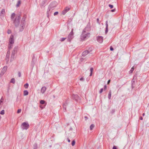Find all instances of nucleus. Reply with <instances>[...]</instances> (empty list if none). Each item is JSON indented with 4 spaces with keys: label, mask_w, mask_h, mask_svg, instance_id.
I'll return each instance as SVG.
<instances>
[{
    "label": "nucleus",
    "mask_w": 149,
    "mask_h": 149,
    "mask_svg": "<svg viewBox=\"0 0 149 149\" xmlns=\"http://www.w3.org/2000/svg\"><path fill=\"white\" fill-rule=\"evenodd\" d=\"M90 36L89 33H86L85 31H83L81 35V39L82 40H84L89 38Z\"/></svg>",
    "instance_id": "f257e3e1"
},
{
    "label": "nucleus",
    "mask_w": 149,
    "mask_h": 149,
    "mask_svg": "<svg viewBox=\"0 0 149 149\" xmlns=\"http://www.w3.org/2000/svg\"><path fill=\"white\" fill-rule=\"evenodd\" d=\"M13 38V36L12 35H11L9 40V47L10 48L11 47V45L14 43V42Z\"/></svg>",
    "instance_id": "f03ea898"
},
{
    "label": "nucleus",
    "mask_w": 149,
    "mask_h": 149,
    "mask_svg": "<svg viewBox=\"0 0 149 149\" xmlns=\"http://www.w3.org/2000/svg\"><path fill=\"white\" fill-rule=\"evenodd\" d=\"M22 126L23 127L24 129L26 130L29 128V125L27 123L24 122L22 124Z\"/></svg>",
    "instance_id": "7ed1b4c3"
},
{
    "label": "nucleus",
    "mask_w": 149,
    "mask_h": 149,
    "mask_svg": "<svg viewBox=\"0 0 149 149\" xmlns=\"http://www.w3.org/2000/svg\"><path fill=\"white\" fill-rule=\"evenodd\" d=\"M70 9V8L68 7H66L62 12V14L65 15Z\"/></svg>",
    "instance_id": "20e7f679"
},
{
    "label": "nucleus",
    "mask_w": 149,
    "mask_h": 149,
    "mask_svg": "<svg viewBox=\"0 0 149 149\" xmlns=\"http://www.w3.org/2000/svg\"><path fill=\"white\" fill-rule=\"evenodd\" d=\"M7 69V66H5L2 68L1 73L2 74H3L6 71Z\"/></svg>",
    "instance_id": "39448f33"
},
{
    "label": "nucleus",
    "mask_w": 149,
    "mask_h": 149,
    "mask_svg": "<svg viewBox=\"0 0 149 149\" xmlns=\"http://www.w3.org/2000/svg\"><path fill=\"white\" fill-rule=\"evenodd\" d=\"M97 41L101 43L102 42V37L101 36H97Z\"/></svg>",
    "instance_id": "423d86ee"
},
{
    "label": "nucleus",
    "mask_w": 149,
    "mask_h": 149,
    "mask_svg": "<svg viewBox=\"0 0 149 149\" xmlns=\"http://www.w3.org/2000/svg\"><path fill=\"white\" fill-rule=\"evenodd\" d=\"M106 28L105 30V34H107L108 32V21H107L106 22Z\"/></svg>",
    "instance_id": "0eeeda50"
},
{
    "label": "nucleus",
    "mask_w": 149,
    "mask_h": 149,
    "mask_svg": "<svg viewBox=\"0 0 149 149\" xmlns=\"http://www.w3.org/2000/svg\"><path fill=\"white\" fill-rule=\"evenodd\" d=\"M46 88L45 87H42L41 88V93H44L45 92V91L46 90Z\"/></svg>",
    "instance_id": "6e6552de"
},
{
    "label": "nucleus",
    "mask_w": 149,
    "mask_h": 149,
    "mask_svg": "<svg viewBox=\"0 0 149 149\" xmlns=\"http://www.w3.org/2000/svg\"><path fill=\"white\" fill-rule=\"evenodd\" d=\"M88 53V51H85L84 52L82 53V54L83 56H85L86 55H87Z\"/></svg>",
    "instance_id": "1a4fd4ad"
},
{
    "label": "nucleus",
    "mask_w": 149,
    "mask_h": 149,
    "mask_svg": "<svg viewBox=\"0 0 149 149\" xmlns=\"http://www.w3.org/2000/svg\"><path fill=\"white\" fill-rule=\"evenodd\" d=\"M5 10L4 9H2L1 12V15H4L5 14Z\"/></svg>",
    "instance_id": "9d476101"
},
{
    "label": "nucleus",
    "mask_w": 149,
    "mask_h": 149,
    "mask_svg": "<svg viewBox=\"0 0 149 149\" xmlns=\"http://www.w3.org/2000/svg\"><path fill=\"white\" fill-rule=\"evenodd\" d=\"M29 92L26 90H25L24 91V96L27 95H28Z\"/></svg>",
    "instance_id": "9b49d317"
},
{
    "label": "nucleus",
    "mask_w": 149,
    "mask_h": 149,
    "mask_svg": "<svg viewBox=\"0 0 149 149\" xmlns=\"http://www.w3.org/2000/svg\"><path fill=\"white\" fill-rule=\"evenodd\" d=\"M111 97V91H110L108 94V98L109 99H110Z\"/></svg>",
    "instance_id": "f8f14e48"
},
{
    "label": "nucleus",
    "mask_w": 149,
    "mask_h": 149,
    "mask_svg": "<svg viewBox=\"0 0 149 149\" xmlns=\"http://www.w3.org/2000/svg\"><path fill=\"white\" fill-rule=\"evenodd\" d=\"M93 68H91L90 69V72H91V73H90V76H91L92 75V72H93Z\"/></svg>",
    "instance_id": "ddd939ff"
},
{
    "label": "nucleus",
    "mask_w": 149,
    "mask_h": 149,
    "mask_svg": "<svg viewBox=\"0 0 149 149\" xmlns=\"http://www.w3.org/2000/svg\"><path fill=\"white\" fill-rule=\"evenodd\" d=\"M134 70V67L133 66L132 67L131 70L129 71L130 73H132L133 72V71Z\"/></svg>",
    "instance_id": "4468645a"
},
{
    "label": "nucleus",
    "mask_w": 149,
    "mask_h": 149,
    "mask_svg": "<svg viewBox=\"0 0 149 149\" xmlns=\"http://www.w3.org/2000/svg\"><path fill=\"white\" fill-rule=\"evenodd\" d=\"M29 84H28L26 83L24 85V87L26 88H28Z\"/></svg>",
    "instance_id": "2eb2a0df"
},
{
    "label": "nucleus",
    "mask_w": 149,
    "mask_h": 149,
    "mask_svg": "<svg viewBox=\"0 0 149 149\" xmlns=\"http://www.w3.org/2000/svg\"><path fill=\"white\" fill-rule=\"evenodd\" d=\"M15 14L14 13H13L11 15V18L12 19H13L15 17Z\"/></svg>",
    "instance_id": "dca6fc26"
},
{
    "label": "nucleus",
    "mask_w": 149,
    "mask_h": 149,
    "mask_svg": "<svg viewBox=\"0 0 149 149\" xmlns=\"http://www.w3.org/2000/svg\"><path fill=\"white\" fill-rule=\"evenodd\" d=\"M94 127V125H91L90 126V129L91 130H92L93 128Z\"/></svg>",
    "instance_id": "f3484780"
},
{
    "label": "nucleus",
    "mask_w": 149,
    "mask_h": 149,
    "mask_svg": "<svg viewBox=\"0 0 149 149\" xmlns=\"http://www.w3.org/2000/svg\"><path fill=\"white\" fill-rule=\"evenodd\" d=\"M15 80L13 78L11 79V82L13 83V84L15 83Z\"/></svg>",
    "instance_id": "a211bd4d"
},
{
    "label": "nucleus",
    "mask_w": 149,
    "mask_h": 149,
    "mask_svg": "<svg viewBox=\"0 0 149 149\" xmlns=\"http://www.w3.org/2000/svg\"><path fill=\"white\" fill-rule=\"evenodd\" d=\"M45 102L43 100H41L40 101V103L41 104H45Z\"/></svg>",
    "instance_id": "6ab92c4d"
},
{
    "label": "nucleus",
    "mask_w": 149,
    "mask_h": 149,
    "mask_svg": "<svg viewBox=\"0 0 149 149\" xmlns=\"http://www.w3.org/2000/svg\"><path fill=\"white\" fill-rule=\"evenodd\" d=\"M75 141L74 140H73L72 142V146H74L75 144Z\"/></svg>",
    "instance_id": "aec40b11"
},
{
    "label": "nucleus",
    "mask_w": 149,
    "mask_h": 149,
    "mask_svg": "<svg viewBox=\"0 0 149 149\" xmlns=\"http://www.w3.org/2000/svg\"><path fill=\"white\" fill-rule=\"evenodd\" d=\"M4 110H3L1 111L0 113L1 115H3L4 114Z\"/></svg>",
    "instance_id": "412c9836"
},
{
    "label": "nucleus",
    "mask_w": 149,
    "mask_h": 149,
    "mask_svg": "<svg viewBox=\"0 0 149 149\" xmlns=\"http://www.w3.org/2000/svg\"><path fill=\"white\" fill-rule=\"evenodd\" d=\"M20 3H21L20 1H18L17 4V7H18L19 6V5L20 4Z\"/></svg>",
    "instance_id": "4be33fe9"
},
{
    "label": "nucleus",
    "mask_w": 149,
    "mask_h": 149,
    "mask_svg": "<svg viewBox=\"0 0 149 149\" xmlns=\"http://www.w3.org/2000/svg\"><path fill=\"white\" fill-rule=\"evenodd\" d=\"M21 111V109H19L18 110L17 113H20Z\"/></svg>",
    "instance_id": "5701e85b"
},
{
    "label": "nucleus",
    "mask_w": 149,
    "mask_h": 149,
    "mask_svg": "<svg viewBox=\"0 0 149 149\" xmlns=\"http://www.w3.org/2000/svg\"><path fill=\"white\" fill-rule=\"evenodd\" d=\"M109 7H110V8L111 9L112 8H113V5H111V4H109Z\"/></svg>",
    "instance_id": "b1692460"
},
{
    "label": "nucleus",
    "mask_w": 149,
    "mask_h": 149,
    "mask_svg": "<svg viewBox=\"0 0 149 149\" xmlns=\"http://www.w3.org/2000/svg\"><path fill=\"white\" fill-rule=\"evenodd\" d=\"M58 14V12H56L54 13V16L57 15Z\"/></svg>",
    "instance_id": "393cba45"
},
{
    "label": "nucleus",
    "mask_w": 149,
    "mask_h": 149,
    "mask_svg": "<svg viewBox=\"0 0 149 149\" xmlns=\"http://www.w3.org/2000/svg\"><path fill=\"white\" fill-rule=\"evenodd\" d=\"M66 38H61V41H63L66 39Z\"/></svg>",
    "instance_id": "a878e982"
},
{
    "label": "nucleus",
    "mask_w": 149,
    "mask_h": 149,
    "mask_svg": "<svg viewBox=\"0 0 149 149\" xmlns=\"http://www.w3.org/2000/svg\"><path fill=\"white\" fill-rule=\"evenodd\" d=\"M7 32L8 34H10L11 33V31L10 30H8Z\"/></svg>",
    "instance_id": "bb28decb"
},
{
    "label": "nucleus",
    "mask_w": 149,
    "mask_h": 149,
    "mask_svg": "<svg viewBox=\"0 0 149 149\" xmlns=\"http://www.w3.org/2000/svg\"><path fill=\"white\" fill-rule=\"evenodd\" d=\"M113 149H117V147L116 146H114L113 148Z\"/></svg>",
    "instance_id": "cd10ccee"
},
{
    "label": "nucleus",
    "mask_w": 149,
    "mask_h": 149,
    "mask_svg": "<svg viewBox=\"0 0 149 149\" xmlns=\"http://www.w3.org/2000/svg\"><path fill=\"white\" fill-rule=\"evenodd\" d=\"M110 50H111V51H113V47H110Z\"/></svg>",
    "instance_id": "c85d7f7f"
},
{
    "label": "nucleus",
    "mask_w": 149,
    "mask_h": 149,
    "mask_svg": "<svg viewBox=\"0 0 149 149\" xmlns=\"http://www.w3.org/2000/svg\"><path fill=\"white\" fill-rule=\"evenodd\" d=\"M102 91V88H101V89L100 91V93H101Z\"/></svg>",
    "instance_id": "c756f323"
},
{
    "label": "nucleus",
    "mask_w": 149,
    "mask_h": 149,
    "mask_svg": "<svg viewBox=\"0 0 149 149\" xmlns=\"http://www.w3.org/2000/svg\"><path fill=\"white\" fill-rule=\"evenodd\" d=\"M107 88V87L106 85H105L104 86V90H106V88Z\"/></svg>",
    "instance_id": "7c9ffc66"
},
{
    "label": "nucleus",
    "mask_w": 149,
    "mask_h": 149,
    "mask_svg": "<svg viewBox=\"0 0 149 149\" xmlns=\"http://www.w3.org/2000/svg\"><path fill=\"white\" fill-rule=\"evenodd\" d=\"M115 10V9H113V10H112L111 11L112 12H114Z\"/></svg>",
    "instance_id": "2f4dec72"
},
{
    "label": "nucleus",
    "mask_w": 149,
    "mask_h": 149,
    "mask_svg": "<svg viewBox=\"0 0 149 149\" xmlns=\"http://www.w3.org/2000/svg\"><path fill=\"white\" fill-rule=\"evenodd\" d=\"M110 80H109L108 81V82H107V83H108V84H109L110 83Z\"/></svg>",
    "instance_id": "473e14b6"
},
{
    "label": "nucleus",
    "mask_w": 149,
    "mask_h": 149,
    "mask_svg": "<svg viewBox=\"0 0 149 149\" xmlns=\"http://www.w3.org/2000/svg\"><path fill=\"white\" fill-rule=\"evenodd\" d=\"M140 119L141 120H143V118L142 117H141L140 118Z\"/></svg>",
    "instance_id": "72a5a7b5"
},
{
    "label": "nucleus",
    "mask_w": 149,
    "mask_h": 149,
    "mask_svg": "<svg viewBox=\"0 0 149 149\" xmlns=\"http://www.w3.org/2000/svg\"><path fill=\"white\" fill-rule=\"evenodd\" d=\"M3 102V101L1 100H0V104H1V103Z\"/></svg>",
    "instance_id": "f704fd0d"
},
{
    "label": "nucleus",
    "mask_w": 149,
    "mask_h": 149,
    "mask_svg": "<svg viewBox=\"0 0 149 149\" xmlns=\"http://www.w3.org/2000/svg\"><path fill=\"white\" fill-rule=\"evenodd\" d=\"M3 98H1L0 100L3 101Z\"/></svg>",
    "instance_id": "c9c22d12"
},
{
    "label": "nucleus",
    "mask_w": 149,
    "mask_h": 149,
    "mask_svg": "<svg viewBox=\"0 0 149 149\" xmlns=\"http://www.w3.org/2000/svg\"><path fill=\"white\" fill-rule=\"evenodd\" d=\"M70 34H71V35H72L73 34V32H72V31H71L70 33Z\"/></svg>",
    "instance_id": "e433bc0d"
},
{
    "label": "nucleus",
    "mask_w": 149,
    "mask_h": 149,
    "mask_svg": "<svg viewBox=\"0 0 149 149\" xmlns=\"http://www.w3.org/2000/svg\"><path fill=\"white\" fill-rule=\"evenodd\" d=\"M18 75H19V77H20V73H19V74H18Z\"/></svg>",
    "instance_id": "4c0bfd02"
},
{
    "label": "nucleus",
    "mask_w": 149,
    "mask_h": 149,
    "mask_svg": "<svg viewBox=\"0 0 149 149\" xmlns=\"http://www.w3.org/2000/svg\"><path fill=\"white\" fill-rule=\"evenodd\" d=\"M83 80V78H82L80 79V80Z\"/></svg>",
    "instance_id": "58836bf2"
},
{
    "label": "nucleus",
    "mask_w": 149,
    "mask_h": 149,
    "mask_svg": "<svg viewBox=\"0 0 149 149\" xmlns=\"http://www.w3.org/2000/svg\"><path fill=\"white\" fill-rule=\"evenodd\" d=\"M68 142H70V139H68Z\"/></svg>",
    "instance_id": "ea45409f"
},
{
    "label": "nucleus",
    "mask_w": 149,
    "mask_h": 149,
    "mask_svg": "<svg viewBox=\"0 0 149 149\" xmlns=\"http://www.w3.org/2000/svg\"><path fill=\"white\" fill-rule=\"evenodd\" d=\"M143 115V116H144L145 115V113H143V115Z\"/></svg>",
    "instance_id": "a19ab883"
},
{
    "label": "nucleus",
    "mask_w": 149,
    "mask_h": 149,
    "mask_svg": "<svg viewBox=\"0 0 149 149\" xmlns=\"http://www.w3.org/2000/svg\"><path fill=\"white\" fill-rule=\"evenodd\" d=\"M97 21L98 22V21H99V19H97Z\"/></svg>",
    "instance_id": "79ce46f5"
},
{
    "label": "nucleus",
    "mask_w": 149,
    "mask_h": 149,
    "mask_svg": "<svg viewBox=\"0 0 149 149\" xmlns=\"http://www.w3.org/2000/svg\"><path fill=\"white\" fill-rule=\"evenodd\" d=\"M85 118H86V117H85Z\"/></svg>",
    "instance_id": "37998d69"
},
{
    "label": "nucleus",
    "mask_w": 149,
    "mask_h": 149,
    "mask_svg": "<svg viewBox=\"0 0 149 149\" xmlns=\"http://www.w3.org/2000/svg\"><path fill=\"white\" fill-rule=\"evenodd\" d=\"M40 107H42V106H40Z\"/></svg>",
    "instance_id": "c03bdc74"
},
{
    "label": "nucleus",
    "mask_w": 149,
    "mask_h": 149,
    "mask_svg": "<svg viewBox=\"0 0 149 149\" xmlns=\"http://www.w3.org/2000/svg\"><path fill=\"white\" fill-rule=\"evenodd\" d=\"M40 107H42V106H40Z\"/></svg>",
    "instance_id": "a18cd8bd"
}]
</instances>
